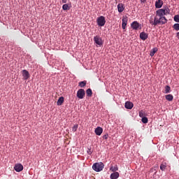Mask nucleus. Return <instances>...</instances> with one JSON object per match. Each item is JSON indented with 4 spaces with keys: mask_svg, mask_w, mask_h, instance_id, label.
Instances as JSON below:
<instances>
[{
    "mask_svg": "<svg viewBox=\"0 0 179 179\" xmlns=\"http://www.w3.org/2000/svg\"><path fill=\"white\" fill-rule=\"evenodd\" d=\"M170 14V9L166 8L165 9L161 8L156 11V15L153 20V17L150 18V23L152 26H157V24H166L167 20L166 19V15Z\"/></svg>",
    "mask_w": 179,
    "mask_h": 179,
    "instance_id": "obj_1",
    "label": "nucleus"
},
{
    "mask_svg": "<svg viewBox=\"0 0 179 179\" xmlns=\"http://www.w3.org/2000/svg\"><path fill=\"white\" fill-rule=\"evenodd\" d=\"M103 169H104V164L103 162H96L92 165V170L96 173L103 171Z\"/></svg>",
    "mask_w": 179,
    "mask_h": 179,
    "instance_id": "obj_2",
    "label": "nucleus"
},
{
    "mask_svg": "<svg viewBox=\"0 0 179 179\" xmlns=\"http://www.w3.org/2000/svg\"><path fill=\"white\" fill-rule=\"evenodd\" d=\"M96 23L99 27H103L106 24V17L104 16H100L96 19Z\"/></svg>",
    "mask_w": 179,
    "mask_h": 179,
    "instance_id": "obj_3",
    "label": "nucleus"
},
{
    "mask_svg": "<svg viewBox=\"0 0 179 179\" xmlns=\"http://www.w3.org/2000/svg\"><path fill=\"white\" fill-rule=\"evenodd\" d=\"M131 27L133 30H138L142 29V25L138 21H134L131 24Z\"/></svg>",
    "mask_w": 179,
    "mask_h": 179,
    "instance_id": "obj_4",
    "label": "nucleus"
},
{
    "mask_svg": "<svg viewBox=\"0 0 179 179\" xmlns=\"http://www.w3.org/2000/svg\"><path fill=\"white\" fill-rule=\"evenodd\" d=\"M122 22V29H123V30H125V29H127V24L128 23V17L123 16Z\"/></svg>",
    "mask_w": 179,
    "mask_h": 179,
    "instance_id": "obj_5",
    "label": "nucleus"
},
{
    "mask_svg": "<svg viewBox=\"0 0 179 179\" xmlns=\"http://www.w3.org/2000/svg\"><path fill=\"white\" fill-rule=\"evenodd\" d=\"M85 90L83 89H80L78 90L77 92V97L78 99H83L85 97Z\"/></svg>",
    "mask_w": 179,
    "mask_h": 179,
    "instance_id": "obj_6",
    "label": "nucleus"
},
{
    "mask_svg": "<svg viewBox=\"0 0 179 179\" xmlns=\"http://www.w3.org/2000/svg\"><path fill=\"white\" fill-rule=\"evenodd\" d=\"M22 75L24 80H27V79L30 78V73L27 71V70H22Z\"/></svg>",
    "mask_w": 179,
    "mask_h": 179,
    "instance_id": "obj_7",
    "label": "nucleus"
},
{
    "mask_svg": "<svg viewBox=\"0 0 179 179\" xmlns=\"http://www.w3.org/2000/svg\"><path fill=\"white\" fill-rule=\"evenodd\" d=\"M14 170H15L17 173H20V171H23V165L21 164H16L14 166Z\"/></svg>",
    "mask_w": 179,
    "mask_h": 179,
    "instance_id": "obj_8",
    "label": "nucleus"
},
{
    "mask_svg": "<svg viewBox=\"0 0 179 179\" xmlns=\"http://www.w3.org/2000/svg\"><path fill=\"white\" fill-rule=\"evenodd\" d=\"M94 41L97 44V45H103V41L98 36L94 37Z\"/></svg>",
    "mask_w": 179,
    "mask_h": 179,
    "instance_id": "obj_9",
    "label": "nucleus"
},
{
    "mask_svg": "<svg viewBox=\"0 0 179 179\" xmlns=\"http://www.w3.org/2000/svg\"><path fill=\"white\" fill-rule=\"evenodd\" d=\"M124 107L127 110H132V108H134V103L131 101H127L124 104Z\"/></svg>",
    "mask_w": 179,
    "mask_h": 179,
    "instance_id": "obj_10",
    "label": "nucleus"
},
{
    "mask_svg": "<svg viewBox=\"0 0 179 179\" xmlns=\"http://www.w3.org/2000/svg\"><path fill=\"white\" fill-rule=\"evenodd\" d=\"M94 133L96 134V135H97L98 136H100V135H101V134H103V128H101V127H98L95 129L94 130Z\"/></svg>",
    "mask_w": 179,
    "mask_h": 179,
    "instance_id": "obj_11",
    "label": "nucleus"
},
{
    "mask_svg": "<svg viewBox=\"0 0 179 179\" xmlns=\"http://www.w3.org/2000/svg\"><path fill=\"white\" fill-rule=\"evenodd\" d=\"M148 37H149V35L145 31H143L140 34V38L143 41H145V40H147Z\"/></svg>",
    "mask_w": 179,
    "mask_h": 179,
    "instance_id": "obj_12",
    "label": "nucleus"
},
{
    "mask_svg": "<svg viewBox=\"0 0 179 179\" xmlns=\"http://www.w3.org/2000/svg\"><path fill=\"white\" fill-rule=\"evenodd\" d=\"M162 6H163V1L157 0L155 1V8H157V9H160V8H162Z\"/></svg>",
    "mask_w": 179,
    "mask_h": 179,
    "instance_id": "obj_13",
    "label": "nucleus"
},
{
    "mask_svg": "<svg viewBox=\"0 0 179 179\" xmlns=\"http://www.w3.org/2000/svg\"><path fill=\"white\" fill-rule=\"evenodd\" d=\"M119 177H120V173L113 172L110 174V179H117Z\"/></svg>",
    "mask_w": 179,
    "mask_h": 179,
    "instance_id": "obj_14",
    "label": "nucleus"
},
{
    "mask_svg": "<svg viewBox=\"0 0 179 179\" xmlns=\"http://www.w3.org/2000/svg\"><path fill=\"white\" fill-rule=\"evenodd\" d=\"M124 9H125V7H124V4L122 3H119L117 5V10H118V12L120 13H121L122 12H124Z\"/></svg>",
    "mask_w": 179,
    "mask_h": 179,
    "instance_id": "obj_15",
    "label": "nucleus"
},
{
    "mask_svg": "<svg viewBox=\"0 0 179 179\" xmlns=\"http://www.w3.org/2000/svg\"><path fill=\"white\" fill-rule=\"evenodd\" d=\"M63 103H64V97L61 96L57 100V106H62Z\"/></svg>",
    "mask_w": 179,
    "mask_h": 179,
    "instance_id": "obj_16",
    "label": "nucleus"
},
{
    "mask_svg": "<svg viewBox=\"0 0 179 179\" xmlns=\"http://www.w3.org/2000/svg\"><path fill=\"white\" fill-rule=\"evenodd\" d=\"M165 99L168 100V101H173L174 96L172 94H168L165 96Z\"/></svg>",
    "mask_w": 179,
    "mask_h": 179,
    "instance_id": "obj_17",
    "label": "nucleus"
},
{
    "mask_svg": "<svg viewBox=\"0 0 179 179\" xmlns=\"http://www.w3.org/2000/svg\"><path fill=\"white\" fill-rule=\"evenodd\" d=\"M166 167H167V164L166 162H163L160 165V170H162V171H164Z\"/></svg>",
    "mask_w": 179,
    "mask_h": 179,
    "instance_id": "obj_18",
    "label": "nucleus"
},
{
    "mask_svg": "<svg viewBox=\"0 0 179 179\" xmlns=\"http://www.w3.org/2000/svg\"><path fill=\"white\" fill-rule=\"evenodd\" d=\"M86 94L88 97H92L93 92H92V89L89 88L86 90Z\"/></svg>",
    "mask_w": 179,
    "mask_h": 179,
    "instance_id": "obj_19",
    "label": "nucleus"
},
{
    "mask_svg": "<svg viewBox=\"0 0 179 179\" xmlns=\"http://www.w3.org/2000/svg\"><path fill=\"white\" fill-rule=\"evenodd\" d=\"M110 171H113V173H117V171H118V166H117V165H115V166H111L110 168Z\"/></svg>",
    "mask_w": 179,
    "mask_h": 179,
    "instance_id": "obj_20",
    "label": "nucleus"
},
{
    "mask_svg": "<svg viewBox=\"0 0 179 179\" xmlns=\"http://www.w3.org/2000/svg\"><path fill=\"white\" fill-rule=\"evenodd\" d=\"M156 52H157V48H154L150 52V57H153Z\"/></svg>",
    "mask_w": 179,
    "mask_h": 179,
    "instance_id": "obj_21",
    "label": "nucleus"
},
{
    "mask_svg": "<svg viewBox=\"0 0 179 179\" xmlns=\"http://www.w3.org/2000/svg\"><path fill=\"white\" fill-rule=\"evenodd\" d=\"M86 83L87 81H81L79 83L78 86H80V87H85V86H86Z\"/></svg>",
    "mask_w": 179,
    "mask_h": 179,
    "instance_id": "obj_22",
    "label": "nucleus"
},
{
    "mask_svg": "<svg viewBox=\"0 0 179 179\" xmlns=\"http://www.w3.org/2000/svg\"><path fill=\"white\" fill-rule=\"evenodd\" d=\"M171 90V87H170V86L166 85L165 87V92L164 93L167 94V93H170V91Z\"/></svg>",
    "mask_w": 179,
    "mask_h": 179,
    "instance_id": "obj_23",
    "label": "nucleus"
},
{
    "mask_svg": "<svg viewBox=\"0 0 179 179\" xmlns=\"http://www.w3.org/2000/svg\"><path fill=\"white\" fill-rule=\"evenodd\" d=\"M173 29H174V30H176V31H179V24L176 23V24H173Z\"/></svg>",
    "mask_w": 179,
    "mask_h": 179,
    "instance_id": "obj_24",
    "label": "nucleus"
},
{
    "mask_svg": "<svg viewBox=\"0 0 179 179\" xmlns=\"http://www.w3.org/2000/svg\"><path fill=\"white\" fill-rule=\"evenodd\" d=\"M138 115L141 118L145 117V112L143 110H141L138 112Z\"/></svg>",
    "mask_w": 179,
    "mask_h": 179,
    "instance_id": "obj_25",
    "label": "nucleus"
},
{
    "mask_svg": "<svg viewBox=\"0 0 179 179\" xmlns=\"http://www.w3.org/2000/svg\"><path fill=\"white\" fill-rule=\"evenodd\" d=\"M141 121L143 124H148L149 120H148V117H142Z\"/></svg>",
    "mask_w": 179,
    "mask_h": 179,
    "instance_id": "obj_26",
    "label": "nucleus"
},
{
    "mask_svg": "<svg viewBox=\"0 0 179 179\" xmlns=\"http://www.w3.org/2000/svg\"><path fill=\"white\" fill-rule=\"evenodd\" d=\"M173 20L176 22V23H179V15H176L173 17Z\"/></svg>",
    "mask_w": 179,
    "mask_h": 179,
    "instance_id": "obj_27",
    "label": "nucleus"
},
{
    "mask_svg": "<svg viewBox=\"0 0 179 179\" xmlns=\"http://www.w3.org/2000/svg\"><path fill=\"white\" fill-rule=\"evenodd\" d=\"M62 9L63 10H68V9H69V6L68 4H64L62 6Z\"/></svg>",
    "mask_w": 179,
    "mask_h": 179,
    "instance_id": "obj_28",
    "label": "nucleus"
},
{
    "mask_svg": "<svg viewBox=\"0 0 179 179\" xmlns=\"http://www.w3.org/2000/svg\"><path fill=\"white\" fill-rule=\"evenodd\" d=\"M78 124H76V125H74V126L72 127V131H73V132H76V131H78Z\"/></svg>",
    "mask_w": 179,
    "mask_h": 179,
    "instance_id": "obj_29",
    "label": "nucleus"
},
{
    "mask_svg": "<svg viewBox=\"0 0 179 179\" xmlns=\"http://www.w3.org/2000/svg\"><path fill=\"white\" fill-rule=\"evenodd\" d=\"M102 138L103 139H105V140L108 139V134L103 135Z\"/></svg>",
    "mask_w": 179,
    "mask_h": 179,
    "instance_id": "obj_30",
    "label": "nucleus"
},
{
    "mask_svg": "<svg viewBox=\"0 0 179 179\" xmlns=\"http://www.w3.org/2000/svg\"><path fill=\"white\" fill-rule=\"evenodd\" d=\"M62 2H63L64 3H65L66 2V1L62 0Z\"/></svg>",
    "mask_w": 179,
    "mask_h": 179,
    "instance_id": "obj_31",
    "label": "nucleus"
},
{
    "mask_svg": "<svg viewBox=\"0 0 179 179\" xmlns=\"http://www.w3.org/2000/svg\"><path fill=\"white\" fill-rule=\"evenodd\" d=\"M146 0H141V2H145Z\"/></svg>",
    "mask_w": 179,
    "mask_h": 179,
    "instance_id": "obj_32",
    "label": "nucleus"
}]
</instances>
